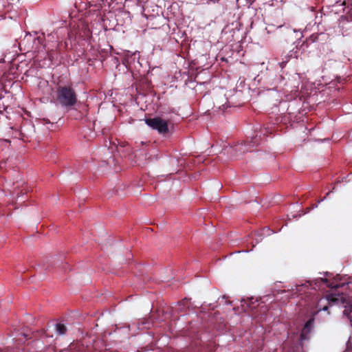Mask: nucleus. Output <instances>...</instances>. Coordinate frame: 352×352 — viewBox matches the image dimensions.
Wrapping results in <instances>:
<instances>
[{"mask_svg":"<svg viewBox=\"0 0 352 352\" xmlns=\"http://www.w3.org/2000/svg\"><path fill=\"white\" fill-rule=\"evenodd\" d=\"M272 27H273V25H269V26H268V28H272Z\"/></svg>","mask_w":352,"mask_h":352,"instance_id":"f3484780","label":"nucleus"},{"mask_svg":"<svg viewBox=\"0 0 352 352\" xmlns=\"http://www.w3.org/2000/svg\"><path fill=\"white\" fill-rule=\"evenodd\" d=\"M311 329L305 327H303V329H302V331H301V333H300V340H307L309 339V335L311 332Z\"/></svg>","mask_w":352,"mask_h":352,"instance_id":"0eeeda50","label":"nucleus"},{"mask_svg":"<svg viewBox=\"0 0 352 352\" xmlns=\"http://www.w3.org/2000/svg\"><path fill=\"white\" fill-rule=\"evenodd\" d=\"M314 283L312 285L315 289H316L317 288L318 289H320V286L322 285H327V287H330L331 289H338V288L344 285V284H342H342H338V283L336 284V283H334L333 281L329 280L326 278H320L316 279L314 280Z\"/></svg>","mask_w":352,"mask_h":352,"instance_id":"20e7f679","label":"nucleus"},{"mask_svg":"<svg viewBox=\"0 0 352 352\" xmlns=\"http://www.w3.org/2000/svg\"><path fill=\"white\" fill-rule=\"evenodd\" d=\"M329 193H330V191H329V192H328L326 194V196L329 195Z\"/></svg>","mask_w":352,"mask_h":352,"instance_id":"4468645a","label":"nucleus"},{"mask_svg":"<svg viewBox=\"0 0 352 352\" xmlns=\"http://www.w3.org/2000/svg\"><path fill=\"white\" fill-rule=\"evenodd\" d=\"M22 336H23L24 338H27V336H27L26 334H25V333H23V334H22Z\"/></svg>","mask_w":352,"mask_h":352,"instance_id":"f8f14e48","label":"nucleus"},{"mask_svg":"<svg viewBox=\"0 0 352 352\" xmlns=\"http://www.w3.org/2000/svg\"><path fill=\"white\" fill-rule=\"evenodd\" d=\"M314 320L311 318L307 321V322L305 324V327H306L311 330V329L314 326Z\"/></svg>","mask_w":352,"mask_h":352,"instance_id":"1a4fd4ad","label":"nucleus"},{"mask_svg":"<svg viewBox=\"0 0 352 352\" xmlns=\"http://www.w3.org/2000/svg\"><path fill=\"white\" fill-rule=\"evenodd\" d=\"M145 122L151 129L157 130L160 134L165 135L168 133V122L160 117L146 118Z\"/></svg>","mask_w":352,"mask_h":352,"instance_id":"7ed1b4c3","label":"nucleus"},{"mask_svg":"<svg viewBox=\"0 0 352 352\" xmlns=\"http://www.w3.org/2000/svg\"><path fill=\"white\" fill-rule=\"evenodd\" d=\"M56 97L62 107H72L77 102L76 91L69 86L58 87Z\"/></svg>","mask_w":352,"mask_h":352,"instance_id":"f03ea898","label":"nucleus"},{"mask_svg":"<svg viewBox=\"0 0 352 352\" xmlns=\"http://www.w3.org/2000/svg\"><path fill=\"white\" fill-rule=\"evenodd\" d=\"M265 132L263 133L264 135L268 133H272V131H269L267 128H265Z\"/></svg>","mask_w":352,"mask_h":352,"instance_id":"9b49d317","label":"nucleus"},{"mask_svg":"<svg viewBox=\"0 0 352 352\" xmlns=\"http://www.w3.org/2000/svg\"><path fill=\"white\" fill-rule=\"evenodd\" d=\"M161 19L159 16H151L148 22V25L152 29H157L160 27V23L157 21Z\"/></svg>","mask_w":352,"mask_h":352,"instance_id":"423d86ee","label":"nucleus"},{"mask_svg":"<svg viewBox=\"0 0 352 352\" xmlns=\"http://www.w3.org/2000/svg\"><path fill=\"white\" fill-rule=\"evenodd\" d=\"M282 28V25L277 26V28Z\"/></svg>","mask_w":352,"mask_h":352,"instance_id":"ddd939ff","label":"nucleus"},{"mask_svg":"<svg viewBox=\"0 0 352 352\" xmlns=\"http://www.w3.org/2000/svg\"><path fill=\"white\" fill-rule=\"evenodd\" d=\"M56 331L59 335H64L67 332V327L61 323L56 324Z\"/></svg>","mask_w":352,"mask_h":352,"instance_id":"6e6552de","label":"nucleus"},{"mask_svg":"<svg viewBox=\"0 0 352 352\" xmlns=\"http://www.w3.org/2000/svg\"><path fill=\"white\" fill-rule=\"evenodd\" d=\"M327 300L330 305H343L344 310L343 314L346 316L352 326V304L346 301L343 294H329L327 296ZM348 352H352V336L349 338L347 344Z\"/></svg>","mask_w":352,"mask_h":352,"instance_id":"f257e3e1","label":"nucleus"},{"mask_svg":"<svg viewBox=\"0 0 352 352\" xmlns=\"http://www.w3.org/2000/svg\"><path fill=\"white\" fill-rule=\"evenodd\" d=\"M0 352H3V350L2 349H0Z\"/></svg>","mask_w":352,"mask_h":352,"instance_id":"dca6fc26","label":"nucleus"},{"mask_svg":"<svg viewBox=\"0 0 352 352\" xmlns=\"http://www.w3.org/2000/svg\"><path fill=\"white\" fill-rule=\"evenodd\" d=\"M252 143L253 144L252 146L257 145L258 144V140L257 135L252 138V140H250V143L248 145L245 143L244 144L241 143V144H238L235 145L234 150L235 151L236 153H239V154L244 153L249 151H250L251 150L248 146H252L251 145Z\"/></svg>","mask_w":352,"mask_h":352,"instance_id":"39448f33","label":"nucleus"},{"mask_svg":"<svg viewBox=\"0 0 352 352\" xmlns=\"http://www.w3.org/2000/svg\"><path fill=\"white\" fill-rule=\"evenodd\" d=\"M320 310L327 311L328 310V306L324 305L322 308H320Z\"/></svg>","mask_w":352,"mask_h":352,"instance_id":"9d476101","label":"nucleus"},{"mask_svg":"<svg viewBox=\"0 0 352 352\" xmlns=\"http://www.w3.org/2000/svg\"><path fill=\"white\" fill-rule=\"evenodd\" d=\"M48 56H49L50 58H51V54H48Z\"/></svg>","mask_w":352,"mask_h":352,"instance_id":"2eb2a0df","label":"nucleus"}]
</instances>
